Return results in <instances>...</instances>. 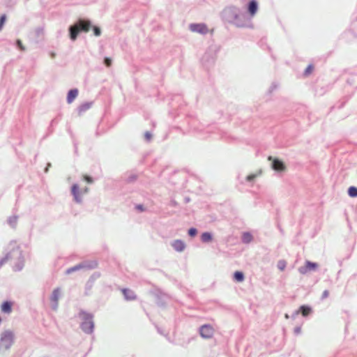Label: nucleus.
I'll return each mask as SVG.
<instances>
[{
  "label": "nucleus",
  "mask_w": 357,
  "mask_h": 357,
  "mask_svg": "<svg viewBox=\"0 0 357 357\" xmlns=\"http://www.w3.org/2000/svg\"><path fill=\"white\" fill-rule=\"evenodd\" d=\"M86 266L83 264H77L75 266L70 267L66 271V273L69 275L75 271H79L82 268H85Z\"/></svg>",
  "instance_id": "16"
},
{
  "label": "nucleus",
  "mask_w": 357,
  "mask_h": 357,
  "mask_svg": "<svg viewBox=\"0 0 357 357\" xmlns=\"http://www.w3.org/2000/svg\"><path fill=\"white\" fill-rule=\"evenodd\" d=\"M348 194L351 197H357V188L351 186L348 189Z\"/></svg>",
  "instance_id": "24"
},
{
  "label": "nucleus",
  "mask_w": 357,
  "mask_h": 357,
  "mask_svg": "<svg viewBox=\"0 0 357 357\" xmlns=\"http://www.w3.org/2000/svg\"><path fill=\"white\" fill-rule=\"evenodd\" d=\"M252 241V236L249 232H245L243 233L242 236V241L244 243H249Z\"/></svg>",
  "instance_id": "19"
},
{
  "label": "nucleus",
  "mask_w": 357,
  "mask_h": 357,
  "mask_svg": "<svg viewBox=\"0 0 357 357\" xmlns=\"http://www.w3.org/2000/svg\"><path fill=\"white\" fill-rule=\"evenodd\" d=\"M301 333V326H297L294 328V333L296 335H299L300 333Z\"/></svg>",
  "instance_id": "33"
},
{
  "label": "nucleus",
  "mask_w": 357,
  "mask_h": 357,
  "mask_svg": "<svg viewBox=\"0 0 357 357\" xmlns=\"http://www.w3.org/2000/svg\"><path fill=\"white\" fill-rule=\"evenodd\" d=\"M271 167L275 171L280 172H282L284 171V169H285V166H284V163L278 159H274L273 160Z\"/></svg>",
  "instance_id": "11"
},
{
  "label": "nucleus",
  "mask_w": 357,
  "mask_h": 357,
  "mask_svg": "<svg viewBox=\"0 0 357 357\" xmlns=\"http://www.w3.org/2000/svg\"><path fill=\"white\" fill-rule=\"evenodd\" d=\"M104 63L107 66L109 67L112 64V59L107 57L105 59Z\"/></svg>",
  "instance_id": "31"
},
{
  "label": "nucleus",
  "mask_w": 357,
  "mask_h": 357,
  "mask_svg": "<svg viewBox=\"0 0 357 357\" xmlns=\"http://www.w3.org/2000/svg\"><path fill=\"white\" fill-rule=\"evenodd\" d=\"M172 246L177 252H182L185 248V243L181 240H175L172 243Z\"/></svg>",
  "instance_id": "13"
},
{
  "label": "nucleus",
  "mask_w": 357,
  "mask_h": 357,
  "mask_svg": "<svg viewBox=\"0 0 357 357\" xmlns=\"http://www.w3.org/2000/svg\"><path fill=\"white\" fill-rule=\"evenodd\" d=\"M16 43H17V45L19 47V48H20L21 50L24 51V50H25V48H24V47L22 45V42H21V40H17Z\"/></svg>",
  "instance_id": "32"
},
{
  "label": "nucleus",
  "mask_w": 357,
  "mask_h": 357,
  "mask_svg": "<svg viewBox=\"0 0 357 357\" xmlns=\"http://www.w3.org/2000/svg\"><path fill=\"white\" fill-rule=\"evenodd\" d=\"M61 289L59 287H57L53 290L52 294L50 297V301L52 302V309H54L55 310L58 307V303H59V299L61 296Z\"/></svg>",
  "instance_id": "9"
},
{
  "label": "nucleus",
  "mask_w": 357,
  "mask_h": 357,
  "mask_svg": "<svg viewBox=\"0 0 357 357\" xmlns=\"http://www.w3.org/2000/svg\"><path fill=\"white\" fill-rule=\"evenodd\" d=\"M261 172L259 170V171H258V172H255V173H253V174H251L248 175V176L245 178V180H246V181H248V182H250V183H251V182H253V181H254V180H255L257 177H258V176H259L261 175Z\"/></svg>",
  "instance_id": "18"
},
{
  "label": "nucleus",
  "mask_w": 357,
  "mask_h": 357,
  "mask_svg": "<svg viewBox=\"0 0 357 357\" xmlns=\"http://www.w3.org/2000/svg\"><path fill=\"white\" fill-rule=\"evenodd\" d=\"M93 32L96 36H99L101 33L100 29L98 26H93Z\"/></svg>",
  "instance_id": "29"
},
{
  "label": "nucleus",
  "mask_w": 357,
  "mask_h": 357,
  "mask_svg": "<svg viewBox=\"0 0 357 357\" xmlns=\"http://www.w3.org/2000/svg\"><path fill=\"white\" fill-rule=\"evenodd\" d=\"M201 239L204 243L210 242L212 240V234L210 232H204L202 234Z\"/></svg>",
  "instance_id": "21"
},
{
  "label": "nucleus",
  "mask_w": 357,
  "mask_h": 357,
  "mask_svg": "<svg viewBox=\"0 0 357 357\" xmlns=\"http://www.w3.org/2000/svg\"><path fill=\"white\" fill-rule=\"evenodd\" d=\"M199 334L204 339H211L214 335V328L210 324H204L199 328Z\"/></svg>",
  "instance_id": "7"
},
{
  "label": "nucleus",
  "mask_w": 357,
  "mask_h": 357,
  "mask_svg": "<svg viewBox=\"0 0 357 357\" xmlns=\"http://www.w3.org/2000/svg\"><path fill=\"white\" fill-rule=\"evenodd\" d=\"M259 10V3L257 0H250L247 4V12L246 14L250 17V21H252V18L256 15Z\"/></svg>",
  "instance_id": "6"
},
{
  "label": "nucleus",
  "mask_w": 357,
  "mask_h": 357,
  "mask_svg": "<svg viewBox=\"0 0 357 357\" xmlns=\"http://www.w3.org/2000/svg\"><path fill=\"white\" fill-rule=\"evenodd\" d=\"M83 192L86 193L88 192V188H86L82 190Z\"/></svg>",
  "instance_id": "39"
},
{
  "label": "nucleus",
  "mask_w": 357,
  "mask_h": 357,
  "mask_svg": "<svg viewBox=\"0 0 357 357\" xmlns=\"http://www.w3.org/2000/svg\"><path fill=\"white\" fill-rule=\"evenodd\" d=\"M18 217L17 215H12L8 218V222L12 227H15L17 225Z\"/></svg>",
  "instance_id": "22"
},
{
  "label": "nucleus",
  "mask_w": 357,
  "mask_h": 357,
  "mask_svg": "<svg viewBox=\"0 0 357 357\" xmlns=\"http://www.w3.org/2000/svg\"><path fill=\"white\" fill-rule=\"evenodd\" d=\"M8 261H12L13 270L15 271H20L24 267V260L22 252L15 242L9 244L7 253L0 259V268Z\"/></svg>",
  "instance_id": "2"
},
{
  "label": "nucleus",
  "mask_w": 357,
  "mask_h": 357,
  "mask_svg": "<svg viewBox=\"0 0 357 357\" xmlns=\"http://www.w3.org/2000/svg\"><path fill=\"white\" fill-rule=\"evenodd\" d=\"M300 310L304 317L307 316L311 312V308L308 306L302 305L300 307Z\"/></svg>",
  "instance_id": "23"
},
{
  "label": "nucleus",
  "mask_w": 357,
  "mask_h": 357,
  "mask_svg": "<svg viewBox=\"0 0 357 357\" xmlns=\"http://www.w3.org/2000/svg\"><path fill=\"white\" fill-rule=\"evenodd\" d=\"M286 267V262L283 260H280L278 261V268L280 270V271H283L284 270Z\"/></svg>",
  "instance_id": "26"
},
{
  "label": "nucleus",
  "mask_w": 357,
  "mask_h": 357,
  "mask_svg": "<svg viewBox=\"0 0 357 357\" xmlns=\"http://www.w3.org/2000/svg\"><path fill=\"white\" fill-rule=\"evenodd\" d=\"M84 178H85V180H86L88 183H92V182H93V179H92L91 177H89V176H86L84 177Z\"/></svg>",
  "instance_id": "36"
},
{
  "label": "nucleus",
  "mask_w": 357,
  "mask_h": 357,
  "mask_svg": "<svg viewBox=\"0 0 357 357\" xmlns=\"http://www.w3.org/2000/svg\"><path fill=\"white\" fill-rule=\"evenodd\" d=\"M244 275L241 271H236L234 273V279L238 282H243L244 280Z\"/></svg>",
  "instance_id": "20"
},
{
  "label": "nucleus",
  "mask_w": 357,
  "mask_h": 357,
  "mask_svg": "<svg viewBox=\"0 0 357 357\" xmlns=\"http://www.w3.org/2000/svg\"><path fill=\"white\" fill-rule=\"evenodd\" d=\"M197 230L194 227H192L188 230V234L190 236H195L197 234Z\"/></svg>",
  "instance_id": "28"
},
{
  "label": "nucleus",
  "mask_w": 357,
  "mask_h": 357,
  "mask_svg": "<svg viewBox=\"0 0 357 357\" xmlns=\"http://www.w3.org/2000/svg\"><path fill=\"white\" fill-rule=\"evenodd\" d=\"M285 318L286 319H288L289 318V315L287 314H285Z\"/></svg>",
  "instance_id": "40"
},
{
  "label": "nucleus",
  "mask_w": 357,
  "mask_h": 357,
  "mask_svg": "<svg viewBox=\"0 0 357 357\" xmlns=\"http://www.w3.org/2000/svg\"><path fill=\"white\" fill-rule=\"evenodd\" d=\"M144 137L146 141L150 142L152 138V135L149 132H146L144 134Z\"/></svg>",
  "instance_id": "30"
},
{
  "label": "nucleus",
  "mask_w": 357,
  "mask_h": 357,
  "mask_svg": "<svg viewBox=\"0 0 357 357\" xmlns=\"http://www.w3.org/2000/svg\"><path fill=\"white\" fill-rule=\"evenodd\" d=\"M318 264L314 262H312L310 261H305V266H301L298 268V271L301 274L305 275L309 271H314L317 268Z\"/></svg>",
  "instance_id": "10"
},
{
  "label": "nucleus",
  "mask_w": 357,
  "mask_h": 357,
  "mask_svg": "<svg viewBox=\"0 0 357 357\" xmlns=\"http://www.w3.org/2000/svg\"><path fill=\"white\" fill-rule=\"evenodd\" d=\"M79 317L82 320L80 326L82 330L88 334H91L93 332L94 322L93 320V315L84 311H81L79 313Z\"/></svg>",
  "instance_id": "4"
},
{
  "label": "nucleus",
  "mask_w": 357,
  "mask_h": 357,
  "mask_svg": "<svg viewBox=\"0 0 357 357\" xmlns=\"http://www.w3.org/2000/svg\"><path fill=\"white\" fill-rule=\"evenodd\" d=\"M312 69V66L309 65L305 70V74H309L311 72Z\"/></svg>",
  "instance_id": "34"
},
{
  "label": "nucleus",
  "mask_w": 357,
  "mask_h": 357,
  "mask_svg": "<svg viewBox=\"0 0 357 357\" xmlns=\"http://www.w3.org/2000/svg\"><path fill=\"white\" fill-rule=\"evenodd\" d=\"M90 27L91 22L89 21L79 20L69 28L70 39L75 40L80 31H88Z\"/></svg>",
  "instance_id": "5"
},
{
  "label": "nucleus",
  "mask_w": 357,
  "mask_h": 357,
  "mask_svg": "<svg viewBox=\"0 0 357 357\" xmlns=\"http://www.w3.org/2000/svg\"><path fill=\"white\" fill-rule=\"evenodd\" d=\"M189 29L194 33L205 35L208 33V29L204 23H193L189 25Z\"/></svg>",
  "instance_id": "8"
},
{
  "label": "nucleus",
  "mask_w": 357,
  "mask_h": 357,
  "mask_svg": "<svg viewBox=\"0 0 357 357\" xmlns=\"http://www.w3.org/2000/svg\"><path fill=\"white\" fill-rule=\"evenodd\" d=\"M72 194L73 195L74 199L77 203H82V197L79 196V186L77 184H74L72 186Z\"/></svg>",
  "instance_id": "12"
},
{
  "label": "nucleus",
  "mask_w": 357,
  "mask_h": 357,
  "mask_svg": "<svg viewBox=\"0 0 357 357\" xmlns=\"http://www.w3.org/2000/svg\"><path fill=\"white\" fill-rule=\"evenodd\" d=\"M329 292L328 290H325L322 294V298H326L328 296Z\"/></svg>",
  "instance_id": "35"
},
{
  "label": "nucleus",
  "mask_w": 357,
  "mask_h": 357,
  "mask_svg": "<svg viewBox=\"0 0 357 357\" xmlns=\"http://www.w3.org/2000/svg\"><path fill=\"white\" fill-rule=\"evenodd\" d=\"M91 105H92L91 102H85V103L82 104L79 107V112H82L87 110L88 109H89L91 107Z\"/></svg>",
  "instance_id": "25"
},
{
  "label": "nucleus",
  "mask_w": 357,
  "mask_h": 357,
  "mask_svg": "<svg viewBox=\"0 0 357 357\" xmlns=\"http://www.w3.org/2000/svg\"><path fill=\"white\" fill-rule=\"evenodd\" d=\"M15 333L10 330L3 331L0 334V351H6L10 349L15 342Z\"/></svg>",
  "instance_id": "3"
},
{
  "label": "nucleus",
  "mask_w": 357,
  "mask_h": 357,
  "mask_svg": "<svg viewBox=\"0 0 357 357\" xmlns=\"http://www.w3.org/2000/svg\"><path fill=\"white\" fill-rule=\"evenodd\" d=\"M123 294L127 300H133L135 298V295L134 292L130 289H123Z\"/></svg>",
  "instance_id": "17"
},
{
  "label": "nucleus",
  "mask_w": 357,
  "mask_h": 357,
  "mask_svg": "<svg viewBox=\"0 0 357 357\" xmlns=\"http://www.w3.org/2000/svg\"><path fill=\"white\" fill-rule=\"evenodd\" d=\"M78 95V90L77 89H71L68 91L67 96L68 103H71Z\"/></svg>",
  "instance_id": "15"
},
{
  "label": "nucleus",
  "mask_w": 357,
  "mask_h": 357,
  "mask_svg": "<svg viewBox=\"0 0 357 357\" xmlns=\"http://www.w3.org/2000/svg\"><path fill=\"white\" fill-rule=\"evenodd\" d=\"M6 15H2L0 17V31L1 30L3 26L4 25V23L6 22Z\"/></svg>",
  "instance_id": "27"
},
{
  "label": "nucleus",
  "mask_w": 357,
  "mask_h": 357,
  "mask_svg": "<svg viewBox=\"0 0 357 357\" xmlns=\"http://www.w3.org/2000/svg\"><path fill=\"white\" fill-rule=\"evenodd\" d=\"M300 310H296L294 312V313L293 314V317H295L296 316H297L299 313Z\"/></svg>",
  "instance_id": "38"
},
{
  "label": "nucleus",
  "mask_w": 357,
  "mask_h": 357,
  "mask_svg": "<svg viewBox=\"0 0 357 357\" xmlns=\"http://www.w3.org/2000/svg\"><path fill=\"white\" fill-rule=\"evenodd\" d=\"M136 208L140 211L143 210V206L142 205H137Z\"/></svg>",
  "instance_id": "37"
},
{
  "label": "nucleus",
  "mask_w": 357,
  "mask_h": 357,
  "mask_svg": "<svg viewBox=\"0 0 357 357\" xmlns=\"http://www.w3.org/2000/svg\"><path fill=\"white\" fill-rule=\"evenodd\" d=\"M1 310L5 314H10L12 312V303L10 301H5L1 304Z\"/></svg>",
  "instance_id": "14"
},
{
  "label": "nucleus",
  "mask_w": 357,
  "mask_h": 357,
  "mask_svg": "<svg viewBox=\"0 0 357 357\" xmlns=\"http://www.w3.org/2000/svg\"><path fill=\"white\" fill-rule=\"evenodd\" d=\"M222 20L238 28L254 29L252 21H250L246 13L234 5L226 6L220 13Z\"/></svg>",
  "instance_id": "1"
}]
</instances>
